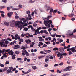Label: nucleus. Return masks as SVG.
<instances>
[{"label":"nucleus","mask_w":76,"mask_h":76,"mask_svg":"<svg viewBox=\"0 0 76 76\" xmlns=\"http://www.w3.org/2000/svg\"><path fill=\"white\" fill-rule=\"evenodd\" d=\"M44 20V23L46 26H47V25L48 23H49L50 24H51L52 23V21L51 20H50L48 18H46L45 19H43Z\"/></svg>","instance_id":"obj_1"},{"label":"nucleus","mask_w":76,"mask_h":76,"mask_svg":"<svg viewBox=\"0 0 76 76\" xmlns=\"http://www.w3.org/2000/svg\"><path fill=\"white\" fill-rule=\"evenodd\" d=\"M13 24H14L15 25H16L17 26H18V25H19L20 24V23H22L21 22H19V21H12V22L11 23Z\"/></svg>","instance_id":"obj_2"},{"label":"nucleus","mask_w":76,"mask_h":76,"mask_svg":"<svg viewBox=\"0 0 76 76\" xmlns=\"http://www.w3.org/2000/svg\"><path fill=\"white\" fill-rule=\"evenodd\" d=\"M10 51V49H7V50H6V49H3L2 52V54H4V52H7L9 53Z\"/></svg>","instance_id":"obj_3"},{"label":"nucleus","mask_w":76,"mask_h":76,"mask_svg":"<svg viewBox=\"0 0 76 76\" xmlns=\"http://www.w3.org/2000/svg\"><path fill=\"white\" fill-rule=\"evenodd\" d=\"M45 8L47 11H48L49 10H50V9H52L51 7L50 6H46Z\"/></svg>","instance_id":"obj_4"},{"label":"nucleus","mask_w":76,"mask_h":76,"mask_svg":"<svg viewBox=\"0 0 76 76\" xmlns=\"http://www.w3.org/2000/svg\"><path fill=\"white\" fill-rule=\"evenodd\" d=\"M62 54H61L60 52H58V54H57V57H60V58H63V56H62Z\"/></svg>","instance_id":"obj_5"},{"label":"nucleus","mask_w":76,"mask_h":76,"mask_svg":"<svg viewBox=\"0 0 76 76\" xmlns=\"http://www.w3.org/2000/svg\"><path fill=\"white\" fill-rule=\"evenodd\" d=\"M59 51H60V52H63V51H64V48H60L59 49Z\"/></svg>","instance_id":"obj_6"},{"label":"nucleus","mask_w":76,"mask_h":76,"mask_svg":"<svg viewBox=\"0 0 76 76\" xmlns=\"http://www.w3.org/2000/svg\"><path fill=\"white\" fill-rule=\"evenodd\" d=\"M13 52L12 51V50H10L7 54H9L10 55H13Z\"/></svg>","instance_id":"obj_7"},{"label":"nucleus","mask_w":76,"mask_h":76,"mask_svg":"<svg viewBox=\"0 0 76 76\" xmlns=\"http://www.w3.org/2000/svg\"><path fill=\"white\" fill-rule=\"evenodd\" d=\"M12 15H13V12H11L10 13H8V16L10 18H11V16H12Z\"/></svg>","instance_id":"obj_8"},{"label":"nucleus","mask_w":76,"mask_h":76,"mask_svg":"<svg viewBox=\"0 0 76 76\" xmlns=\"http://www.w3.org/2000/svg\"><path fill=\"white\" fill-rule=\"evenodd\" d=\"M4 44V42H0V45H1V47L2 48L3 45Z\"/></svg>","instance_id":"obj_9"},{"label":"nucleus","mask_w":76,"mask_h":76,"mask_svg":"<svg viewBox=\"0 0 76 76\" xmlns=\"http://www.w3.org/2000/svg\"><path fill=\"white\" fill-rule=\"evenodd\" d=\"M4 24L6 26H8L9 25V22H5Z\"/></svg>","instance_id":"obj_10"},{"label":"nucleus","mask_w":76,"mask_h":76,"mask_svg":"<svg viewBox=\"0 0 76 76\" xmlns=\"http://www.w3.org/2000/svg\"><path fill=\"white\" fill-rule=\"evenodd\" d=\"M18 48H20V47L19 45H16L15 46V48H14V49H18Z\"/></svg>","instance_id":"obj_11"},{"label":"nucleus","mask_w":76,"mask_h":76,"mask_svg":"<svg viewBox=\"0 0 76 76\" xmlns=\"http://www.w3.org/2000/svg\"><path fill=\"white\" fill-rule=\"evenodd\" d=\"M20 39V36H18L17 37H15L14 39H15V40H17V39H18V40H19Z\"/></svg>","instance_id":"obj_12"},{"label":"nucleus","mask_w":76,"mask_h":76,"mask_svg":"<svg viewBox=\"0 0 76 76\" xmlns=\"http://www.w3.org/2000/svg\"><path fill=\"white\" fill-rule=\"evenodd\" d=\"M26 42V43L28 44V43L29 42V43H30V42H31V40H29V39L28 40H26L25 41Z\"/></svg>","instance_id":"obj_13"},{"label":"nucleus","mask_w":76,"mask_h":76,"mask_svg":"<svg viewBox=\"0 0 76 76\" xmlns=\"http://www.w3.org/2000/svg\"><path fill=\"white\" fill-rule=\"evenodd\" d=\"M71 50L72 52L74 53L75 52V48H71Z\"/></svg>","instance_id":"obj_14"},{"label":"nucleus","mask_w":76,"mask_h":76,"mask_svg":"<svg viewBox=\"0 0 76 76\" xmlns=\"http://www.w3.org/2000/svg\"><path fill=\"white\" fill-rule=\"evenodd\" d=\"M43 33H45V34H46L47 35H48V33L47 32V31L45 30H43Z\"/></svg>","instance_id":"obj_15"},{"label":"nucleus","mask_w":76,"mask_h":76,"mask_svg":"<svg viewBox=\"0 0 76 76\" xmlns=\"http://www.w3.org/2000/svg\"><path fill=\"white\" fill-rule=\"evenodd\" d=\"M10 25L11 27H12V28L14 27L15 26V24H13L12 23H10Z\"/></svg>","instance_id":"obj_16"},{"label":"nucleus","mask_w":76,"mask_h":76,"mask_svg":"<svg viewBox=\"0 0 76 76\" xmlns=\"http://www.w3.org/2000/svg\"><path fill=\"white\" fill-rule=\"evenodd\" d=\"M69 36H71V37H72L73 36V33H69Z\"/></svg>","instance_id":"obj_17"},{"label":"nucleus","mask_w":76,"mask_h":76,"mask_svg":"<svg viewBox=\"0 0 76 76\" xmlns=\"http://www.w3.org/2000/svg\"><path fill=\"white\" fill-rule=\"evenodd\" d=\"M20 19V21H19V22H21L22 23H20V24H23V23H22V21L23 20V19H24V18H23L21 19V18Z\"/></svg>","instance_id":"obj_18"},{"label":"nucleus","mask_w":76,"mask_h":76,"mask_svg":"<svg viewBox=\"0 0 76 76\" xmlns=\"http://www.w3.org/2000/svg\"><path fill=\"white\" fill-rule=\"evenodd\" d=\"M27 52V51H26V50L25 49L23 50L22 51V53H25V54Z\"/></svg>","instance_id":"obj_19"},{"label":"nucleus","mask_w":76,"mask_h":76,"mask_svg":"<svg viewBox=\"0 0 76 76\" xmlns=\"http://www.w3.org/2000/svg\"><path fill=\"white\" fill-rule=\"evenodd\" d=\"M45 51V52H46V53H49L51 52V50H46Z\"/></svg>","instance_id":"obj_20"},{"label":"nucleus","mask_w":76,"mask_h":76,"mask_svg":"<svg viewBox=\"0 0 76 76\" xmlns=\"http://www.w3.org/2000/svg\"><path fill=\"white\" fill-rule=\"evenodd\" d=\"M58 50V48H55L53 49V51H57V50Z\"/></svg>","instance_id":"obj_21"},{"label":"nucleus","mask_w":76,"mask_h":76,"mask_svg":"<svg viewBox=\"0 0 76 76\" xmlns=\"http://www.w3.org/2000/svg\"><path fill=\"white\" fill-rule=\"evenodd\" d=\"M40 29H42V28L41 27H39L38 28H37V31H39Z\"/></svg>","instance_id":"obj_22"},{"label":"nucleus","mask_w":76,"mask_h":76,"mask_svg":"<svg viewBox=\"0 0 76 76\" xmlns=\"http://www.w3.org/2000/svg\"><path fill=\"white\" fill-rule=\"evenodd\" d=\"M53 9L50 10L49 12L50 14H52V13H53Z\"/></svg>","instance_id":"obj_23"},{"label":"nucleus","mask_w":76,"mask_h":76,"mask_svg":"<svg viewBox=\"0 0 76 76\" xmlns=\"http://www.w3.org/2000/svg\"><path fill=\"white\" fill-rule=\"evenodd\" d=\"M72 66H69L68 67H66L65 68V69H71V68H72Z\"/></svg>","instance_id":"obj_24"},{"label":"nucleus","mask_w":76,"mask_h":76,"mask_svg":"<svg viewBox=\"0 0 76 76\" xmlns=\"http://www.w3.org/2000/svg\"><path fill=\"white\" fill-rule=\"evenodd\" d=\"M32 68L33 70H35V69H37V67L36 66H32Z\"/></svg>","instance_id":"obj_25"},{"label":"nucleus","mask_w":76,"mask_h":76,"mask_svg":"<svg viewBox=\"0 0 76 76\" xmlns=\"http://www.w3.org/2000/svg\"><path fill=\"white\" fill-rule=\"evenodd\" d=\"M7 73H10V72H11V70H10V69H8V70H7Z\"/></svg>","instance_id":"obj_26"},{"label":"nucleus","mask_w":76,"mask_h":76,"mask_svg":"<svg viewBox=\"0 0 76 76\" xmlns=\"http://www.w3.org/2000/svg\"><path fill=\"white\" fill-rule=\"evenodd\" d=\"M17 60H18L19 61V60H20V61H22V58H17Z\"/></svg>","instance_id":"obj_27"},{"label":"nucleus","mask_w":76,"mask_h":76,"mask_svg":"<svg viewBox=\"0 0 76 76\" xmlns=\"http://www.w3.org/2000/svg\"><path fill=\"white\" fill-rule=\"evenodd\" d=\"M75 16V14H70L69 15V16Z\"/></svg>","instance_id":"obj_28"},{"label":"nucleus","mask_w":76,"mask_h":76,"mask_svg":"<svg viewBox=\"0 0 76 76\" xmlns=\"http://www.w3.org/2000/svg\"><path fill=\"white\" fill-rule=\"evenodd\" d=\"M57 72L58 73H61V71H60L59 70H58V69L57 70Z\"/></svg>","instance_id":"obj_29"},{"label":"nucleus","mask_w":76,"mask_h":76,"mask_svg":"<svg viewBox=\"0 0 76 76\" xmlns=\"http://www.w3.org/2000/svg\"><path fill=\"white\" fill-rule=\"evenodd\" d=\"M0 66L1 67H4V65L3 64H1V63H0Z\"/></svg>","instance_id":"obj_30"},{"label":"nucleus","mask_w":76,"mask_h":76,"mask_svg":"<svg viewBox=\"0 0 76 76\" xmlns=\"http://www.w3.org/2000/svg\"><path fill=\"white\" fill-rule=\"evenodd\" d=\"M45 43L46 44H47V45L50 44V42L48 41V42H45Z\"/></svg>","instance_id":"obj_31"},{"label":"nucleus","mask_w":76,"mask_h":76,"mask_svg":"<svg viewBox=\"0 0 76 76\" xmlns=\"http://www.w3.org/2000/svg\"><path fill=\"white\" fill-rule=\"evenodd\" d=\"M11 37H12V39H15V36H13V35H12Z\"/></svg>","instance_id":"obj_32"},{"label":"nucleus","mask_w":76,"mask_h":76,"mask_svg":"<svg viewBox=\"0 0 76 76\" xmlns=\"http://www.w3.org/2000/svg\"><path fill=\"white\" fill-rule=\"evenodd\" d=\"M57 11L56 10H54L53 12V14H55V13H56V12H57Z\"/></svg>","instance_id":"obj_33"},{"label":"nucleus","mask_w":76,"mask_h":76,"mask_svg":"<svg viewBox=\"0 0 76 76\" xmlns=\"http://www.w3.org/2000/svg\"><path fill=\"white\" fill-rule=\"evenodd\" d=\"M15 54H19V52L18 51H16L15 52Z\"/></svg>","instance_id":"obj_34"},{"label":"nucleus","mask_w":76,"mask_h":76,"mask_svg":"<svg viewBox=\"0 0 76 76\" xmlns=\"http://www.w3.org/2000/svg\"><path fill=\"white\" fill-rule=\"evenodd\" d=\"M69 41H70V40L69 39H66V42H67V43H69Z\"/></svg>","instance_id":"obj_35"},{"label":"nucleus","mask_w":76,"mask_h":76,"mask_svg":"<svg viewBox=\"0 0 76 76\" xmlns=\"http://www.w3.org/2000/svg\"><path fill=\"white\" fill-rule=\"evenodd\" d=\"M33 25L34 27H36L37 26V24L35 23H34L33 24Z\"/></svg>","instance_id":"obj_36"},{"label":"nucleus","mask_w":76,"mask_h":76,"mask_svg":"<svg viewBox=\"0 0 76 76\" xmlns=\"http://www.w3.org/2000/svg\"><path fill=\"white\" fill-rule=\"evenodd\" d=\"M43 57L42 56H39L38 58L39 59H41Z\"/></svg>","instance_id":"obj_37"},{"label":"nucleus","mask_w":76,"mask_h":76,"mask_svg":"<svg viewBox=\"0 0 76 76\" xmlns=\"http://www.w3.org/2000/svg\"><path fill=\"white\" fill-rule=\"evenodd\" d=\"M28 28H24V30L25 31H27V30H28Z\"/></svg>","instance_id":"obj_38"},{"label":"nucleus","mask_w":76,"mask_h":76,"mask_svg":"<svg viewBox=\"0 0 76 76\" xmlns=\"http://www.w3.org/2000/svg\"><path fill=\"white\" fill-rule=\"evenodd\" d=\"M29 2V3H34V2H35V1H32V0H30Z\"/></svg>","instance_id":"obj_39"},{"label":"nucleus","mask_w":76,"mask_h":76,"mask_svg":"<svg viewBox=\"0 0 76 76\" xmlns=\"http://www.w3.org/2000/svg\"><path fill=\"white\" fill-rule=\"evenodd\" d=\"M15 58L16 57L15 56H14V55H12V58L13 60H14V59H15Z\"/></svg>","instance_id":"obj_40"},{"label":"nucleus","mask_w":76,"mask_h":76,"mask_svg":"<svg viewBox=\"0 0 76 76\" xmlns=\"http://www.w3.org/2000/svg\"><path fill=\"white\" fill-rule=\"evenodd\" d=\"M5 43L6 44H9V42L8 41H6L5 42Z\"/></svg>","instance_id":"obj_41"},{"label":"nucleus","mask_w":76,"mask_h":76,"mask_svg":"<svg viewBox=\"0 0 76 76\" xmlns=\"http://www.w3.org/2000/svg\"><path fill=\"white\" fill-rule=\"evenodd\" d=\"M12 10H18V9L17 8H13L12 9Z\"/></svg>","instance_id":"obj_42"},{"label":"nucleus","mask_w":76,"mask_h":76,"mask_svg":"<svg viewBox=\"0 0 76 76\" xmlns=\"http://www.w3.org/2000/svg\"><path fill=\"white\" fill-rule=\"evenodd\" d=\"M71 20H72V21H74V20H75V18L73 17L71 19Z\"/></svg>","instance_id":"obj_43"},{"label":"nucleus","mask_w":76,"mask_h":76,"mask_svg":"<svg viewBox=\"0 0 76 76\" xmlns=\"http://www.w3.org/2000/svg\"><path fill=\"white\" fill-rule=\"evenodd\" d=\"M18 7L20 9H22V5H19Z\"/></svg>","instance_id":"obj_44"},{"label":"nucleus","mask_w":76,"mask_h":76,"mask_svg":"<svg viewBox=\"0 0 76 76\" xmlns=\"http://www.w3.org/2000/svg\"><path fill=\"white\" fill-rule=\"evenodd\" d=\"M51 17H52V16H51V15L48 16V18H48V19H50V18H51Z\"/></svg>","instance_id":"obj_45"},{"label":"nucleus","mask_w":76,"mask_h":76,"mask_svg":"<svg viewBox=\"0 0 76 76\" xmlns=\"http://www.w3.org/2000/svg\"><path fill=\"white\" fill-rule=\"evenodd\" d=\"M69 55H71L72 54V52L71 51H69Z\"/></svg>","instance_id":"obj_46"},{"label":"nucleus","mask_w":76,"mask_h":76,"mask_svg":"<svg viewBox=\"0 0 76 76\" xmlns=\"http://www.w3.org/2000/svg\"><path fill=\"white\" fill-rule=\"evenodd\" d=\"M31 13V12H30V11H29V10H28L26 12L27 14H29V13Z\"/></svg>","instance_id":"obj_47"},{"label":"nucleus","mask_w":76,"mask_h":76,"mask_svg":"<svg viewBox=\"0 0 76 76\" xmlns=\"http://www.w3.org/2000/svg\"><path fill=\"white\" fill-rule=\"evenodd\" d=\"M9 69H10V70H13V68L12 67H9Z\"/></svg>","instance_id":"obj_48"},{"label":"nucleus","mask_w":76,"mask_h":76,"mask_svg":"<svg viewBox=\"0 0 76 76\" xmlns=\"http://www.w3.org/2000/svg\"><path fill=\"white\" fill-rule=\"evenodd\" d=\"M19 40L20 42H23V39H20Z\"/></svg>","instance_id":"obj_49"},{"label":"nucleus","mask_w":76,"mask_h":76,"mask_svg":"<svg viewBox=\"0 0 76 76\" xmlns=\"http://www.w3.org/2000/svg\"><path fill=\"white\" fill-rule=\"evenodd\" d=\"M15 19H19V16H15Z\"/></svg>","instance_id":"obj_50"},{"label":"nucleus","mask_w":76,"mask_h":76,"mask_svg":"<svg viewBox=\"0 0 76 76\" xmlns=\"http://www.w3.org/2000/svg\"><path fill=\"white\" fill-rule=\"evenodd\" d=\"M66 50L67 51H71V48H68L66 49Z\"/></svg>","instance_id":"obj_51"},{"label":"nucleus","mask_w":76,"mask_h":76,"mask_svg":"<svg viewBox=\"0 0 76 76\" xmlns=\"http://www.w3.org/2000/svg\"><path fill=\"white\" fill-rule=\"evenodd\" d=\"M63 53H61V54L63 55V56H67V54L65 53H64L63 52Z\"/></svg>","instance_id":"obj_52"},{"label":"nucleus","mask_w":76,"mask_h":76,"mask_svg":"<svg viewBox=\"0 0 76 76\" xmlns=\"http://www.w3.org/2000/svg\"><path fill=\"white\" fill-rule=\"evenodd\" d=\"M7 67L4 68V71H6V70H7Z\"/></svg>","instance_id":"obj_53"},{"label":"nucleus","mask_w":76,"mask_h":76,"mask_svg":"<svg viewBox=\"0 0 76 76\" xmlns=\"http://www.w3.org/2000/svg\"><path fill=\"white\" fill-rule=\"evenodd\" d=\"M7 45L5 44H4V45H3V47H7Z\"/></svg>","instance_id":"obj_54"},{"label":"nucleus","mask_w":76,"mask_h":76,"mask_svg":"<svg viewBox=\"0 0 76 76\" xmlns=\"http://www.w3.org/2000/svg\"><path fill=\"white\" fill-rule=\"evenodd\" d=\"M39 43L40 44V45H43L44 44V43H42V42H39Z\"/></svg>","instance_id":"obj_55"},{"label":"nucleus","mask_w":76,"mask_h":76,"mask_svg":"<svg viewBox=\"0 0 76 76\" xmlns=\"http://www.w3.org/2000/svg\"><path fill=\"white\" fill-rule=\"evenodd\" d=\"M42 29H47V28L46 27H43L42 28Z\"/></svg>","instance_id":"obj_56"},{"label":"nucleus","mask_w":76,"mask_h":76,"mask_svg":"<svg viewBox=\"0 0 76 76\" xmlns=\"http://www.w3.org/2000/svg\"><path fill=\"white\" fill-rule=\"evenodd\" d=\"M5 7H6L5 6H1V9H2L3 8H5Z\"/></svg>","instance_id":"obj_57"},{"label":"nucleus","mask_w":76,"mask_h":76,"mask_svg":"<svg viewBox=\"0 0 76 76\" xmlns=\"http://www.w3.org/2000/svg\"><path fill=\"white\" fill-rule=\"evenodd\" d=\"M25 54H26V56H29V53H28V52H27Z\"/></svg>","instance_id":"obj_58"},{"label":"nucleus","mask_w":76,"mask_h":76,"mask_svg":"<svg viewBox=\"0 0 76 76\" xmlns=\"http://www.w3.org/2000/svg\"><path fill=\"white\" fill-rule=\"evenodd\" d=\"M25 48H26V47L23 46L21 48V49H25Z\"/></svg>","instance_id":"obj_59"},{"label":"nucleus","mask_w":76,"mask_h":76,"mask_svg":"<svg viewBox=\"0 0 76 76\" xmlns=\"http://www.w3.org/2000/svg\"><path fill=\"white\" fill-rule=\"evenodd\" d=\"M49 60L48 58H46L45 59V62H47V61H48Z\"/></svg>","instance_id":"obj_60"},{"label":"nucleus","mask_w":76,"mask_h":76,"mask_svg":"<svg viewBox=\"0 0 76 76\" xmlns=\"http://www.w3.org/2000/svg\"><path fill=\"white\" fill-rule=\"evenodd\" d=\"M44 66L45 67H48V64H45Z\"/></svg>","instance_id":"obj_61"},{"label":"nucleus","mask_w":76,"mask_h":76,"mask_svg":"<svg viewBox=\"0 0 76 76\" xmlns=\"http://www.w3.org/2000/svg\"><path fill=\"white\" fill-rule=\"evenodd\" d=\"M58 66V64H55L54 65V67H57Z\"/></svg>","instance_id":"obj_62"},{"label":"nucleus","mask_w":76,"mask_h":76,"mask_svg":"<svg viewBox=\"0 0 76 76\" xmlns=\"http://www.w3.org/2000/svg\"><path fill=\"white\" fill-rule=\"evenodd\" d=\"M47 46V45H46L45 44H44L43 45V47H46Z\"/></svg>","instance_id":"obj_63"},{"label":"nucleus","mask_w":76,"mask_h":76,"mask_svg":"<svg viewBox=\"0 0 76 76\" xmlns=\"http://www.w3.org/2000/svg\"><path fill=\"white\" fill-rule=\"evenodd\" d=\"M32 25H30L28 26V29H29V28H31V27H32Z\"/></svg>","instance_id":"obj_64"}]
</instances>
